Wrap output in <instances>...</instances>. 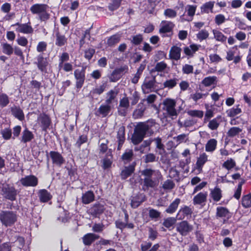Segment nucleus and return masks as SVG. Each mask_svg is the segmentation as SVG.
<instances>
[{"mask_svg":"<svg viewBox=\"0 0 251 251\" xmlns=\"http://www.w3.org/2000/svg\"><path fill=\"white\" fill-rule=\"evenodd\" d=\"M100 238V236L94 233H87L82 238L83 242L86 246H90L95 240Z\"/></svg>","mask_w":251,"mask_h":251,"instance_id":"24","label":"nucleus"},{"mask_svg":"<svg viewBox=\"0 0 251 251\" xmlns=\"http://www.w3.org/2000/svg\"><path fill=\"white\" fill-rule=\"evenodd\" d=\"M193 212L192 208L187 206H185L184 207L181 208L178 213L177 216H181L179 217V219H183L186 216H190Z\"/></svg>","mask_w":251,"mask_h":251,"instance_id":"34","label":"nucleus"},{"mask_svg":"<svg viewBox=\"0 0 251 251\" xmlns=\"http://www.w3.org/2000/svg\"><path fill=\"white\" fill-rule=\"evenodd\" d=\"M212 32L214 35V38L218 42L222 43H225L226 40V37L220 31L217 29H213Z\"/></svg>","mask_w":251,"mask_h":251,"instance_id":"36","label":"nucleus"},{"mask_svg":"<svg viewBox=\"0 0 251 251\" xmlns=\"http://www.w3.org/2000/svg\"><path fill=\"white\" fill-rule=\"evenodd\" d=\"M133 152L132 150L126 151L122 156V159L125 163L130 162L133 157Z\"/></svg>","mask_w":251,"mask_h":251,"instance_id":"49","label":"nucleus"},{"mask_svg":"<svg viewBox=\"0 0 251 251\" xmlns=\"http://www.w3.org/2000/svg\"><path fill=\"white\" fill-rule=\"evenodd\" d=\"M176 230L182 236L188 235L193 229V226L187 221H183L176 226Z\"/></svg>","mask_w":251,"mask_h":251,"instance_id":"6","label":"nucleus"},{"mask_svg":"<svg viewBox=\"0 0 251 251\" xmlns=\"http://www.w3.org/2000/svg\"><path fill=\"white\" fill-rule=\"evenodd\" d=\"M242 131V129L238 127H231L227 132V135L229 137H233L238 135Z\"/></svg>","mask_w":251,"mask_h":251,"instance_id":"53","label":"nucleus"},{"mask_svg":"<svg viewBox=\"0 0 251 251\" xmlns=\"http://www.w3.org/2000/svg\"><path fill=\"white\" fill-rule=\"evenodd\" d=\"M242 205L245 208L251 207V194H249L242 197Z\"/></svg>","mask_w":251,"mask_h":251,"instance_id":"48","label":"nucleus"},{"mask_svg":"<svg viewBox=\"0 0 251 251\" xmlns=\"http://www.w3.org/2000/svg\"><path fill=\"white\" fill-rule=\"evenodd\" d=\"M154 124L155 122L153 121L138 123L135 127L133 134L131 138L133 144L137 145L143 141L146 134L150 135L152 134L154 131L152 127Z\"/></svg>","mask_w":251,"mask_h":251,"instance_id":"1","label":"nucleus"},{"mask_svg":"<svg viewBox=\"0 0 251 251\" xmlns=\"http://www.w3.org/2000/svg\"><path fill=\"white\" fill-rule=\"evenodd\" d=\"M207 192H201L197 194L193 198L194 205H204L207 200Z\"/></svg>","mask_w":251,"mask_h":251,"instance_id":"16","label":"nucleus"},{"mask_svg":"<svg viewBox=\"0 0 251 251\" xmlns=\"http://www.w3.org/2000/svg\"><path fill=\"white\" fill-rule=\"evenodd\" d=\"M38 197L42 202H46L52 198L51 194L46 189L40 190L38 193Z\"/></svg>","mask_w":251,"mask_h":251,"instance_id":"31","label":"nucleus"},{"mask_svg":"<svg viewBox=\"0 0 251 251\" xmlns=\"http://www.w3.org/2000/svg\"><path fill=\"white\" fill-rule=\"evenodd\" d=\"M181 49L178 47L173 46L171 48L169 55L171 58L175 60H178L180 57Z\"/></svg>","mask_w":251,"mask_h":251,"instance_id":"32","label":"nucleus"},{"mask_svg":"<svg viewBox=\"0 0 251 251\" xmlns=\"http://www.w3.org/2000/svg\"><path fill=\"white\" fill-rule=\"evenodd\" d=\"M135 171V165L131 164L128 166L125 167L121 171V177L122 179L125 180L130 176Z\"/></svg>","mask_w":251,"mask_h":251,"instance_id":"22","label":"nucleus"},{"mask_svg":"<svg viewBox=\"0 0 251 251\" xmlns=\"http://www.w3.org/2000/svg\"><path fill=\"white\" fill-rule=\"evenodd\" d=\"M208 95V93L203 94L200 92H196L194 94L190 95V98L192 99L194 101L196 102L203 97H205Z\"/></svg>","mask_w":251,"mask_h":251,"instance_id":"61","label":"nucleus"},{"mask_svg":"<svg viewBox=\"0 0 251 251\" xmlns=\"http://www.w3.org/2000/svg\"><path fill=\"white\" fill-rule=\"evenodd\" d=\"M9 103L8 96L4 93H0V107H6Z\"/></svg>","mask_w":251,"mask_h":251,"instance_id":"47","label":"nucleus"},{"mask_svg":"<svg viewBox=\"0 0 251 251\" xmlns=\"http://www.w3.org/2000/svg\"><path fill=\"white\" fill-rule=\"evenodd\" d=\"M215 1H209L203 4L201 7V13L208 14L213 12V8Z\"/></svg>","mask_w":251,"mask_h":251,"instance_id":"25","label":"nucleus"},{"mask_svg":"<svg viewBox=\"0 0 251 251\" xmlns=\"http://www.w3.org/2000/svg\"><path fill=\"white\" fill-rule=\"evenodd\" d=\"M197 6L194 5H187L186 7V11L187 12V14L190 17V19L188 21H191L193 19V17L195 14L196 10L197 9Z\"/></svg>","mask_w":251,"mask_h":251,"instance_id":"46","label":"nucleus"},{"mask_svg":"<svg viewBox=\"0 0 251 251\" xmlns=\"http://www.w3.org/2000/svg\"><path fill=\"white\" fill-rule=\"evenodd\" d=\"M2 51L3 53L10 55H11L14 49L12 46L7 43H2L1 44Z\"/></svg>","mask_w":251,"mask_h":251,"instance_id":"41","label":"nucleus"},{"mask_svg":"<svg viewBox=\"0 0 251 251\" xmlns=\"http://www.w3.org/2000/svg\"><path fill=\"white\" fill-rule=\"evenodd\" d=\"M158 185V183L151 178H144L142 184V190L147 191L149 188H153Z\"/></svg>","mask_w":251,"mask_h":251,"instance_id":"21","label":"nucleus"},{"mask_svg":"<svg viewBox=\"0 0 251 251\" xmlns=\"http://www.w3.org/2000/svg\"><path fill=\"white\" fill-rule=\"evenodd\" d=\"M12 114L19 120H23L24 119V114L23 110L18 106H13L11 108Z\"/></svg>","mask_w":251,"mask_h":251,"instance_id":"33","label":"nucleus"},{"mask_svg":"<svg viewBox=\"0 0 251 251\" xmlns=\"http://www.w3.org/2000/svg\"><path fill=\"white\" fill-rule=\"evenodd\" d=\"M174 24L171 22L163 21L160 24L159 32L161 34H165L171 32L173 27Z\"/></svg>","mask_w":251,"mask_h":251,"instance_id":"20","label":"nucleus"},{"mask_svg":"<svg viewBox=\"0 0 251 251\" xmlns=\"http://www.w3.org/2000/svg\"><path fill=\"white\" fill-rule=\"evenodd\" d=\"M95 199L94 193L91 191H88L83 194L82 202L84 204H89L92 202Z\"/></svg>","mask_w":251,"mask_h":251,"instance_id":"35","label":"nucleus"},{"mask_svg":"<svg viewBox=\"0 0 251 251\" xmlns=\"http://www.w3.org/2000/svg\"><path fill=\"white\" fill-rule=\"evenodd\" d=\"M216 210V216L218 217H226L229 214L228 210L224 207H218Z\"/></svg>","mask_w":251,"mask_h":251,"instance_id":"45","label":"nucleus"},{"mask_svg":"<svg viewBox=\"0 0 251 251\" xmlns=\"http://www.w3.org/2000/svg\"><path fill=\"white\" fill-rule=\"evenodd\" d=\"M11 26L15 27V30L17 32L28 34H32L33 32V28L31 26L30 22L25 24L17 23Z\"/></svg>","mask_w":251,"mask_h":251,"instance_id":"9","label":"nucleus"},{"mask_svg":"<svg viewBox=\"0 0 251 251\" xmlns=\"http://www.w3.org/2000/svg\"><path fill=\"white\" fill-rule=\"evenodd\" d=\"M17 218L16 212L8 210L0 211V221L6 227L13 226L16 222Z\"/></svg>","mask_w":251,"mask_h":251,"instance_id":"3","label":"nucleus"},{"mask_svg":"<svg viewBox=\"0 0 251 251\" xmlns=\"http://www.w3.org/2000/svg\"><path fill=\"white\" fill-rule=\"evenodd\" d=\"M34 135L32 132L27 128H25L22 133L21 142L24 143L30 142L34 138Z\"/></svg>","mask_w":251,"mask_h":251,"instance_id":"27","label":"nucleus"},{"mask_svg":"<svg viewBox=\"0 0 251 251\" xmlns=\"http://www.w3.org/2000/svg\"><path fill=\"white\" fill-rule=\"evenodd\" d=\"M146 200L145 196L138 194L133 197L131 201V206L133 208L138 207L143 201Z\"/></svg>","mask_w":251,"mask_h":251,"instance_id":"23","label":"nucleus"},{"mask_svg":"<svg viewBox=\"0 0 251 251\" xmlns=\"http://www.w3.org/2000/svg\"><path fill=\"white\" fill-rule=\"evenodd\" d=\"M112 151L111 150L109 149L106 154V157L103 160V168L105 169L109 168L112 164Z\"/></svg>","mask_w":251,"mask_h":251,"instance_id":"38","label":"nucleus"},{"mask_svg":"<svg viewBox=\"0 0 251 251\" xmlns=\"http://www.w3.org/2000/svg\"><path fill=\"white\" fill-rule=\"evenodd\" d=\"M217 82V77L215 76L205 77L202 81V84L206 87L215 84Z\"/></svg>","mask_w":251,"mask_h":251,"instance_id":"44","label":"nucleus"},{"mask_svg":"<svg viewBox=\"0 0 251 251\" xmlns=\"http://www.w3.org/2000/svg\"><path fill=\"white\" fill-rule=\"evenodd\" d=\"M125 214V220L122 221V220L119 219L115 221V226L116 228L120 229L123 231L125 228L132 229L134 228V225L132 223L128 222L129 216L127 211L125 210L124 211Z\"/></svg>","mask_w":251,"mask_h":251,"instance_id":"7","label":"nucleus"},{"mask_svg":"<svg viewBox=\"0 0 251 251\" xmlns=\"http://www.w3.org/2000/svg\"><path fill=\"white\" fill-rule=\"evenodd\" d=\"M38 124L41 127L42 130L47 131L51 124V120L49 116L45 113L39 115L37 118Z\"/></svg>","mask_w":251,"mask_h":251,"instance_id":"10","label":"nucleus"},{"mask_svg":"<svg viewBox=\"0 0 251 251\" xmlns=\"http://www.w3.org/2000/svg\"><path fill=\"white\" fill-rule=\"evenodd\" d=\"M53 34L55 38V44L56 46L62 47L67 44V38L62 32L59 31L58 28L54 30Z\"/></svg>","mask_w":251,"mask_h":251,"instance_id":"11","label":"nucleus"},{"mask_svg":"<svg viewBox=\"0 0 251 251\" xmlns=\"http://www.w3.org/2000/svg\"><path fill=\"white\" fill-rule=\"evenodd\" d=\"M177 81L178 80L176 78H173L167 80L164 82L163 85L164 87L173 88V87L176 86Z\"/></svg>","mask_w":251,"mask_h":251,"instance_id":"60","label":"nucleus"},{"mask_svg":"<svg viewBox=\"0 0 251 251\" xmlns=\"http://www.w3.org/2000/svg\"><path fill=\"white\" fill-rule=\"evenodd\" d=\"M201 47L200 45L191 44L189 46L184 47L183 51L185 55L188 56V58L191 57L199 50Z\"/></svg>","mask_w":251,"mask_h":251,"instance_id":"19","label":"nucleus"},{"mask_svg":"<svg viewBox=\"0 0 251 251\" xmlns=\"http://www.w3.org/2000/svg\"><path fill=\"white\" fill-rule=\"evenodd\" d=\"M219 119L215 118L209 122L208 126L211 130H216L219 127Z\"/></svg>","mask_w":251,"mask_h":251,"instance_id":"62","label":"nucleus"},{"mask_svg":"<svg viewBox=\"0 0 251 251\" xmlns=\"http://www.w3.org/2000/svg\"><path fill=\"white\" fill-rule=\"evenodd\" d=\"M88 140V137L86 134H83L79 136L77 139L76 143L75 144V146L77 147L78 148L80 149L82 144L86 143Z\"/></svg>","mask_w":251,"mask_h":251,"instance_id":"55","label":"nucleus"},{"mask_svg":"<svg viewBox=\"0 0 251 251\" xmlns=\"http://www.w3.org/2000/svg\"><path fill=\"white\" fill-rule=\"evenodd\" d=\"M119 92V89L116 87H115L113 89L107 92L106 94L107 99L105 100V103L109 105L112 103L114 100L116 98Z\"/></svg>","mask_w":251,"mask_h":251,"instance_id":"26","label":"nucleus"},{"mask_svg":"<svg viewBox=\"0 0 251 251\" xmlns=\"http://www.w3.org/2000/svg\"><path fill=\"white\" fill-rule=\"evenodd\" d=\"M101 142L100 145V153L101 154L105 153L108 150L107 145L109 143V141L107 139H102L100 140Z\"/></svg>","mask_w":251,"mask_h":251,"instance_id":"51","label":"nucleus"},{"mask_svg":"<svg viewBox=\"0 0 251 251\" xmlns=\"http://www.w3.org/2000/svg\"><path fill=\"white\" fill-rule=\"evenodd\" d=\"M50 155L52 163L57 166H61L65 162V159L62 155L57 151H51L50 152Z\"/></svg>","mask_w":251,"mask_h":251,"instance_id":"14","label":"nucleus"},{"mask_svg":"<svg viewBox=\"0 0 251 251\" xmlns=\"http://www.w3.org/2000/svg\"><path fill=\"white\" fill-rule=\"evenodd\" d=\"M117 138L118 146L117 149L120 150L125 141V127L121 126L119 127L117 132Z\"/></svg>","mask_w":251,"mask_h":251,"instance_id":"18","label":"nucleus"},{"mask_svg":"<svg viewBox=\"0 0 251 251\" xmlns=\"http://www.w3.org/2000/svg\"><path fill=\"white\" fill-rule=\"evenodd\" d=\"M208 156L205 153H202L200 155L196 162V168L199 171H201L204 164L208 160Z\"/></svg>","mask_w":251,"mask_h":251,"instance_id":"29","label":"nucleus"},{"mask_svg":"<svg viewBox=\"0 0 251 251\" xmlns=\"http://www.w3.org/2000/svg\"><path fill=\"white\" fill-rule=\"evenodd\" d=\"M151 75L152 78L151 79H145L142 85V89L145 93H149L155 88V75Z\"/></svg>","mask_w":251,"mask_h":251,"instance_id":"13","label":"nucleus"},{"mask_svg":"<svg viewBox=\"0 0 251 251\" xmlns=\"http://www.w3.org/2000/svg\"><path fill=\"white\" fill-rule=\"evenodd\" d=\"M120 36L119 35H113L108 38L106 44L109 47H112L119 42Z\"/></svg>","mask_w":251,"mask_h":251,"instance_id":"42","label":"nucleus"},{"mask_svg":"<svg viewBox=\"0 0 251 251\" xmlns=\"http://www.w3.org/2000/svg\"><path fill=\"white\" fill-rule=\"evenodd\" d=\"M187 114L193 117L201 118L203 116V112L199 110H190L187 111Z\"/></svg>","mask_w":251,"mask_h":251,"instance_id":"56","label":"nucleus"},{"mask_svg":"<svg viewBox=\"0 0 251 251\" xmlns=\"http://www.w3.org/2000/svg\"><path fill=\"white\" fill-rule=\"evenodd\" d=\"M112 107L108 104H101L97 112L102 117H106L110 112Z\"/></svg>","mask_w":251,"mask_h":251,"instance_id":"30","label":"nucleus"},{"mask_svg":"<svg viewBox=\"0 0 251 251\" xmlns=\"http://www.w3.org/2000/svg\"><path fill=\"white\" fill-rule=\"evenodd\" d=\"M210 197L214 201H219L222 197V190L217 187H215L213 189H211Z\"/></svg>","mask_w":251,"mask_h":251,"instance_id":"28","label":"nucleus"},{"mask_svg":"<svg viewBox=\"0 0 251 251\" xmlns=\"http://www.w3.org/2000/svg\"><path fill=\"white\" fill-rule=\"evenodd\" d=\"M128 70V67L126 65L116 68L109 77L110 81L116 82L118 81L125 73L127 72Z\"/></svg>","mask_w":251,"mask_h":251,"instance_id":"8","label":"nucleus"},{"mask_svg":"<svg viewBox=\"0 0 251 251\" xmlns=\"http://www.w3.org/2000/svg\"><path fill=\"white\" fill-rule=\"evenodd\" d=\"M180 200L178 198L176 199L173 201L168 208L166 209V212L169 214H172L174 213L176 210L179 204L180 203Z\"/></svg>","mask_w":251,"mask_h":251,"instance_id":"39","label":"nucleus"},{"mask_svg":"<svg viewBox=\"0 0 251 251\" xmlns=\"http://www.w3.org/2000/svg\"><path fill=\"white\" fill-rule=\"evenodd\" d=\"M166 64H156L155 66L153 67H148L150 73L153 75L155 72H162L166 68Z\"/></svg>","mask_w":251,"mask_h":251,"instance_id":"43","label":"nucleus"},{"mask_svg":"<svg viewBox=\"0 0 251 251\" xmlns=\"http://www.w3.org/2000/svg\"><path fill=\"white\" fill-rule=\"evenodd\" d=\"M176 218L169 217L164 219L163 225L166 228H169L173 226L176 224Z\"/></svg>","mask_w":251,"mask_h":251,"instance_id":"50","label":"nucleus"},{"mask_svg":"<svg viewBox=\"0 0 251 251\" xmlns=\"http://www.w3.org/2000/svg\"><path fill=\"white\" fill-rule=\"evenodd\" d=\"M20 181L24 186L35 187L38 184V180L36 176L33 175H29L22 178Z\"/></svg>","mask_w":251,"mask_h":251,"instance_id":"12","label":"nucleus"},{"mask_svg":"<svg viewBox=\"0 0 251 251\" xmlns=\"http://www.w3.org/2000/svg\"><path fill=\"white\" fill-rule=\"evenodd\" d=\"M146 108L143 103H140L138 105V108L133 113V117L134 119H138L142 117Z\"/></svg>","mask_w":251,"mask_h":251,"instance_id":"37","label":"nucleus"},{"mask_svg":"<svg viewBox=\"0 0 251 251\" xmlns=\"http://www.w3.org/2000/svg\"><path fill=\"white\" fill-rule=\"evenodd\" d=\"M208 36L209 32L206 29H201L196 34L197 38L201 42L206 39Z\"/></svg>","mask_w":251,"mask_h":251,"instance_id":"52","label":"nucleus"},{"mask_svg":"<svg viewBox=\"0 0 251 251\" xmlns=\"http://www.w3.org/2000/svg\"><path fill=\"white\" fill-rule=\"evenodd\" d=\"M75 76L76 79V87L78 89L82 87L85 80L84 71L77 69L75 71Z\"/></svg>","mask_w":251,"mask_h":251,"instance_id":"15","label":"nucleus"},{"mask_svg":"<svg viewBox=\"0 0 251 251\" xmlns=\"http://www.w3.org/2000/svg\"><path fill=\"white\" fill-rule=\"evenodd\" d=\"M175 184L173 180L167 179L164 182L162 188L166 190H171L175 187Z\"/></svg>","mask_w":251,"mask_h":251,"instance_id":"58","label":"nucleus"},{"mask_svg":"<svg viewBox=\"0 0 251 251\" xmlns=\"http://www.w3.org/2000/svg\"><path fill=\"white\" fill-rule=\"evenodd\" d=\"M235 165V162L231 158L225 161L223 164V167L229 170L234 168Z\"/></svg>","mask_w":251,"mask_h":251,"instance_id":"63","label":"nucleus"},{"mask_svg":"<svg viewBox=\"0 0 251 251\" xmlns=\"http://www.w3.org/2000/svg\"><path fill=\"white\" fill-rule=\"evenodd\" d=\"M105 208L104 205L100 203H95L88 210V213L91 215L97 217V215L102 214Z\"/></svg>","mask_w":251,"mask_h":251,"instance_id":"17","label":"nucleus"},{"mask_svg":"<svg viewBox=\"0 0 251 251\" xmlns=\"http://www.w3.org/2000/svg\"><path fill=\"white\" fill-rule=\"evenodd\" d=\"M239 105H237L236 108L233 107L232 108L227 111V113L228 116L232 117L240 114L241 112V109L239 107Z\"/></svg>","mask_w":251,"mask_h":251,"instance_id":"57","label":"nucleus"},{"mask_svg":"<svg viewBox=\"0 0 251 251\" xmlns=\"http://www.w3.org/2000/svg\"><path fill=\"white\" fill-rule=\"evenodd\" d=\"M122 0H112L108 5V9L110 11L117 9L120 6Z\"/></svg>","mask_w":251,"mask_h":251,"instance_id":"54","label":"nucleus"},{"mask_svg":"<svg viewBox=\"0 0 251 251\" xmlns=\"http://www.w3.org/2000/svg\"><path fill=\"white\" fill-rule=\"evenodd\" d=\"M2 137L5 140L10 139L12 136V131L9 128H4L1 131Z\"/></svg>","mask_w":251,"mask_h":251,"instance_id":"64","label":"nucleus"},{"mask_svg":"<svg viewBox=\"0 0 251 251\" xmlns=\"http://www.w3.org/2000/svg\"><path fill=\"white\" fill-rule=\"evenodd\" d=\"M217 141L215 139H211L205 145V151L208 152H213L216 148Z\"/></svg>","mask_w":251,"mask_h":251,"instance_id":"40","label":"nucleus"},{"mask_svg":"<svg viewBox=\"0 0 251 251\" xmlns=\"http://www.w3.org/2000/svg\"><path fill=\"white\" fill-rule=\"evenodd\" d=\"M1 188V195L4 198L11 201L16 200L18 191L13 185L4 183H2Z\"/></svg>","mask_w":251,"mask_h":251,"instance_id":"4","label":"nucleus"},{"mask_svg":"<svg viewBox=\"0 0 251 251\" xmlns=\"http://www.w3.org/2000/svg\"><path fill=\"white\" fill-rule=\"evenodd\" d=\"M49 6L44 3H35L30 7L31 13L36 15L38 19L41 22L46 23L50 18Z\"/></svg>","mask_w":251,"mask_h":251,"instance_id":"2","label":"nucleus"},{"mask_svg":"<svg viewBox=\"0 0 251 251\" xmlns=\"http://www.w3.org/2000/svg\"><path fill=\"white\" fill-rule=\"evenodd\" d=\"M162 109L165 112L164 114L174 118L176 117L178 113L175 108L176 102L175 100L167 99L164 100L162 103Z\"/></svg>","mask_w":251,"mask_h":251,"instance_id":"5","label":"nucleus"},{"mask_svg":"<svg viewBox=\"0 0 251 251\" xmlns=\"http://www.w3.org/2000/svg\"><path fill=\"white\" fill-rule=\"evenodd\" d=\"M164 15L166 17L173 19L175 18L177 15L176 12L171 8H167L164 12Z\"/></svg>","mask_w":251,"mask_h":251,"instance_id":"59","label":"nucleus"}]
</instances>
